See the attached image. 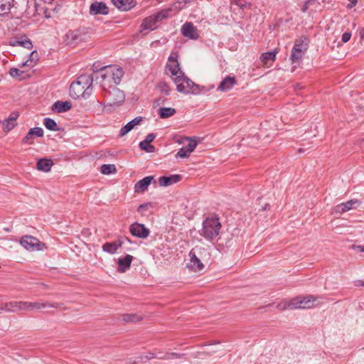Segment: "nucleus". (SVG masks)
<instances>
[{
    "instance_id": "20e7f679",
    "label": "nucleus",
    "mask_w": 364,
    "mask_h": 364,
    "mask_svg": "<svg viewBox=\"0 0 364 364\" xmlns=\"http://www.w3.org/2000/svg\"><path fill=\"white\" fill-rule=\"evenodd\" d=\"M166 67L168 69V71L170 73V76H171L172 80L176 85L177 91L178 92H187L188 91L187 88H185L181 85V82H180V81H181V80H182V82L186 81L188 84V86H186V87H188V85H190L191 82H189L185 79L184 73L181 70L179 63L167 64Z\"/></svg>"
},
{
    "instance_id": "72a5a7b5",
    "label": "nucleus",
    "mask_w": 364,
    "mask_h": 364,
    "mask_svg": "<svg viewBox=\"0 0 364 364\" xmlns=\"http://www.w3.org/2000/svg\"><path fill=\"white\" fill-rule=\"evenodd\" d=\"M38 60V54L37 51L33 50L30 53L28 59L22 63L21 67H33Z\"/></svg>"
},
{
    "instance_id": "423d86ee",
    "label": "nucleus",
    "mask_w": 364,
    "mask_h": 364,
    "mask_svg": "<svg viewBox=\"0 0 364 364\" xmlns=\"http://www.w3.org/2000/svg\"><path fill=\"white\" fill-rule=\"evenodd\" d=\"M87 38V34L82 29L69 30L64 36V42L66 45L75 46Z\"/></svg>"
},
{
    "instance_id": "5fc2aeb1",
    "label": "nucleus",
    "mask_w": 364,
    "mask_h": 364,
    "mask_svg": "<svg viewBox=\"0 0 364 364\" xmlns=\"http://www.w3.org/2000/svg\"><path fill=\"white\" fill-rule=\"evenodd\" d=\"M18 117V113L16 112H12L11 115L9 117V120L14 122H16L17 118Z\"/></svg>"
},
{
    "instance_id": "dca6fc26",
    "label": "nucleus",
    "mask_w": 364,
    "mask_h": 364,
    "mask_svg": "<svg viewBox=\"0 0 364 364\" xmlns=\"http://www.w3.org/2000/svg\"><path fill=\"white\" fill-rule=\"evenodd\" d=\"M109 13V8L104 2L95 1L90 6L91 15H107Z\"/></svg>"
},
{
    "instance_id": "4d7b16f0",
    "label": "nucleus",
    "mask_w": 364,
    "mask_h": 364,
    "mask_svg": "<svg viewBox=\"0 0 364 364\" xmlns=\"http://www.w3.org/2000/svg\"><path fill=\"white\" fill-rule=\"evenodd\" d=\"M350 1V4L348 5V8H353L357 4V0H349Z\"/></svg>"
},
{
    "instance_id": "7ed1b4c3",
    "label": "nucleus",
    "mask_w": 364,
    "mask_h": 364,
    "mask_svg": "<svg viewBox=\"0 0 364 364\" xmlns=\"http://www.w3.org/2000/svg\"><path fill=\"white\" fill-rule=\"evenodd\" d=\"M93 77L92 75H80L76 82L71 83L70 86V95L75 99L83 95L85 89H88L92 85Z\"/></svg>"
},
{
    "instance_id": "39448f33",
    "label": "nucleus",
    "mask_w": 364,
    "mask_h": 364,
    "mask_svg": "<svg viewBox=\"0 0 364 364\" xmlns=\"http://www.w3.org/2000/svg\"><path fill=\"white\" fill-rule=\"evenodd\" d=\"M103 92L105 103L108 106H119L125 99L124 92L117 87L103 89Z\"/></svg>"
},
{
    "instance_id": "f03ea898",
    "label": "nucleus",
    "mask_w": 364,
    "mask_h": 364,
    "mask_svg": "<svg viewBox=\"0 0 364 364\" xmlns=\"http://www.w3.org/2000/svg\"><path fill=\"white\" fill-rule=\"evenodd\" d=\"M221 224L216 218H208L203 223L202 229L199 230L200 235L210 240L218 236Z\"/></svg>"
},
{
    "instance_id": "412c9836",
    "label": "nucleus",
    "mask_w": 364,
    "mask_h": 364,
    "mask_svg": "<svg viewBox=\"0 0 364 364\" xmlns=\"http://www.w3.org/2000/svg\"><path fill=\"white\" fill-rule=\"evenodd\" d=\"M133 257L130 255H127L124 257L119 258L118 259V272H125L129 269Z\"/></svg>"
},
{
    "instance_id": "f257e3e1",
    "label": "nucleus",
    "mask_w": 364,
    "mask_h": 364,
    "mask_svg": "<svg viewBox=\"0 0 364 364\" xmlns=\"http://www.w3.org/2000/svg\"><path fill=\"white\" fill-rule=\"evenodd\" d=\"M100 82L102 89H111L117 87L124 76V70L117 65H108L100 69Z\"/></svg>"
},
{
    "instance_id": "f704fd0d",
    "label": "nucleus",
    "mask_w": 364,
    "mask_h": 364,
    "mask_svg": "<svg viewBox=\"0 0 364 364\" xmlns=\"http://www.w3.org/2000/svg\"><path fill=\"white\" fill-rule=\"evenodd\" d=\"M176 113V109L171 107H161L159 109V114L161 118L166 119L173 116Z\"/></svg>"
},
{
    "instance_id": "6e6d98bb",
    "label": "nucleus",
    "mask_w": 364,
    "mask_h": 364,
    "mask_svg": "<svg viewBox=\"0 0 364 364\" xmlns=\"http://www.w3.org/2000/svg\"><path fill=\"white\" fill-rule=\"evenodd\" d=\"M352 248L360 252H364V245H353Z\"/></svg>"
},
{
    "instance_id": "f3484780",
    "label": "nucleus",
    "mask_w": 364,
    "mask_h": 364,
    "mask_svg": "<svg viewBox=\"0 0 364 364\" xmlns=\"http://www.w3.org/2000/svg\"><path fill=\"white\" fill-rule=\"evenodd\" d=\"M154 178L152 176H146L139 181L134 185V191L138 193H144L147 190L149 186L154 181Z\"/></svg>"
},
{
    "instance_id": "8fccbe9b",
    "label": "nucleus",
    "mask_w": 364,
    "mask_h": 364,
    "mask_svg": "<svg viewBox=\"0 0 364 364\" xmlns=\"http://www.w3.org/2000/svg\"><path fill=\"white\" fill-rule=\"evenodd\" d=\"M140 149L148 153L154 152L155 150L154 146L150 144H145L142 147H140Z\"/></svg>"
},
{
    "instance_id": "a19ab883",
    "label": "nucleus",
    "mask_w": 364,
    "mask_h": 364,
    "mask_svg": "<svg viewBox=\"0 0 364 364\" xmlns=\"http://www.w3.org/2000/svg\"><path fill=\"white\" fill-rule=\"evenodd\" d=\"M184 140L188 141V144L184 146L186 150H187L189 153L193 152L197 145L196 141L188 137L184 138Z\"/></svg>"
},
{
    "instance_id": "b1692460",
    "label": "nucleus",
    "mask_w": 364,
    "mask_h": 364,
    "mask_svg": "<svg viewBox=\"0 0 364 364\" xmlns=\"http://www.w3.org/2000/svg\"><path fill=\"white\" fill-rule=\"evenodd\" d=\"M358 204L357 200H350L346 203H341L335 207V212L338 213H343L351 210L354 205Z\"/></svg>"
},
{
    "instance_id": "0eeeda50",
    "label": "nucleus",
    "mask_w": 364,
    "mask_h": 364,
    "mask_svg": "<svg viewBox=\"0 0 364 364\" xmlns=\"http://www.w3.org/2000/svg\"><path fill=\"white\" fill-rule=\"evenodd\" d=\"M169 16V10H162L160 12L148 16L143 21L141 28L144 30H154L156 28V22L166 18Z\"/></svg>"
},
{
    "instance_id": "2f4dec72",
    "label": "nucleus",
    "mask_w": 364,
    "mask_h": 364,
    "mask_svg": "<svg viewBox=\"0 0 364 364\" xmlns=\"http://www.w3.org/2000/svg\"><path fill=\"white\" fill-rule=\"evenodd\" d=\"M14 0H0V15L9 14L14 6Z\"/></svg>"
},
{
    "instance_id": "c85d7f7f",
    "label": "nucleus",
    "mask_w": 364,
    "mask_h": 364,
    "mask_svg": "<svg viewBox=\"0 0 364 364\" xmlns=\"http://www.w3.org/2000/svg\"><path fill=\"white\" fill-rule=\"evenodd\" d=\"M122 244L123 242L119 240L112 242H106L103 245L102 250L106 252L114 254Z\"/></svg>"
},
{
    "instance_id": "1a4fd4ad",
    "label": "nucleus",
    "mask_w": 364,
    "mask_h": 364,
    "mask_svg": "<svg viewBox=\"0 0 364 364\" xmlns=\"http://www.w3.org/2000/svg\"><path fill=\"white\" fill-rule=\"evenodd\" d=\"M21 245L27 250H41L45 247V244L38 239L31 235H25L21 240Z\"/></svg>"
},
{
    "instance_id": "4be33fe9",
    "label": "nucleus",
    "mask_w": 364,
    "mask_h": 364,
    "mask_svg": "<svg viewBox=\"0 0 364 364\" xmlns=\"http://www.w3.org/2000/svg\"><path fill=\"white\" fill-rule=\"evenodd\" d=\"M277 53V51L276 50L262 53L260 56V60L263 63V65L269 68L275 60Z\"/></svg>"
},
{
    "instance_id": "4468645a",
    "label": "nucleus",
    "mask_w": 364,
    "mask_h": 364,
    "mask_svg": "<svg viewBox=\"0 0 364 364\" xmlns=\"http://www.w3.org/2000/svg\"><path fill=\"white\" fill-rule=\"evenodd\" d=\"M181 33L183 36L193 40L199 37L197 28L191 22H186L182 26Z\"/></svg>"
},
{
    "instance_id": "a878e982",
    "label": "nucleus",
    "mask_w": 364,
    "mask_h": 364,
    "mask_svg": "<svg viewBox=\"0 0 364 364\" xmlns=\"http://www.w3.org/2000/svg\"><path fill=\"white\" fill-rule=\"evenodd\" d=\"M71 107V103L68 101H57L53 105L52 109L58 113H61L70 110Z\"/></svg>"
},
{
    "instance_id": "4c0bfd02",
    "label": "nucleus",
    "mask_w": 364,
    "mask_h": 364,
    "mask_svg": "<svg viewBox=\"0 0 364 364\" xmlns=\"http://www.w3.org/2000/svg\"><path fill=\"white\" fill-rule=\"evenodd\" d=\"M43 124L46 129L51 131H58L59 129L56 122L50 118H45Z\"/></svg>"
},
{
    "instance_id": "37998d69",
    "label": "nucleus",
    "mask_w": 364,
    "mask_h": 364,
    "mask_svg": "<svg viewBox=\"0 0 364 364\" xmlns=\"http://www.w3.org/2000/svg\"><path fill=\"white\" fill-rule=\"evenodd\" d=\"M156 138V135L153 133L149 134L145 139L139 143V147H142L145 144H151L154 139Z\"/></svg>"
},
{
    "instance_id": "7c9ffc66",
    "label": "nucleus",
    "mask_w": 364,
    "mask_h": 364,
    "mask_svg": "<svg viewBox=\"0 0 364 364\" xmlns=\"http://www.w3.org/2000/svg\"><path fill=\"white\" fill-rule=\"evenodd\" d=\"M53 163L52 160L48 159H41L36 164V168L39 171L48 172L50 170Z\"/></svg>"
},
{
    "instance_id": "c9c22d12",
    "label": "nucleus",
    "mask_w": 364,
    "mask_h": 364,
    "mask_svg": "<svg viewBox=\"0 0 364 364\" xmlns=\"http://www.w3.org/2000/svg\"><path fill=\"white\" fill-rule=\"evenodd\" d=\"M122 319L123 321L128 323V322H136L139 321H141L142 319V317L138 314H124L122 316Z\"/></svg>"
},
{
    "instance_id": "79ce46f5",
    "label": "nucleus",
    "mask_w": 364,
    "mask_h": 364,
    "mask_svg": "<svg viewBox=\"0 0 364 364\" xmlns=\"http://www.w3.org/2000/svg\"><path fill=\"white\" fill-rule=\"evenodd\" d=\"M186 5L183 4V0H178L176 2H175L172 6L167 10H169V13L171 11L178 12L180 10H181Z\"/></svg>"
},
{
    "instance_id": "6ab92c4d",
    "label": "nucleus",
    "mask_w": 364,
    "mask_h": 364,
    "mask_svg": "<svg viewBox=\"0 0 364 364\" xmlns=\"http://www.w3.org/2000/svg\"><path fill=\"white\" fill-rule=\"evenodd\" d=\"M181 179V176L178 174L171 175L170 176H161L159 179V183L161 186H168L176 183Z\"/></svg>"
},
{
    "instance_id": "ddd939ff",
    "label": "nucleus",
    "mask_w": 364,
    "mask_h": 364,
    "mask_svg": "<svg viewBox=\"0 0 364 364\" xmlns=\"http://www.w3.org/2000/svg\"><path fill=\"white\" fill-rule=\"evenodd\" d=\"M9 45L11 46H22L25 48L31 50L33 48V44L31 40L24 35L11 38L9 40Z\"/></svg>"
},
{
    "instance_id": "2eb2a0df",
    "label": "nucleus",
    "mask_w": 364,
    "mask_h": 364,
    "mask_svg": "<svg viewBox=\"0 0 364 364\" xmlns=\"http://www.w3.org/2000/svg\"><path fill=\"white\" fill-rule=\"evenodd\" d=\"M3 311L6 313H17L20 311H24L23 301H8L2 303Z\"/></svg>"
},
{
    "instance_id": "f8f14e48",
    "label": "nucleus",
    "mask_w": 364,
    "mask_h": 364,
    "mask_svg": "<svg viewBox=\"0 0 364 364\" xmlns=\"http://www.w3.org/2000/svg\"><path fill=\"white\" fill-rule=\"evenodd\" d=\"M129 231L131 234L136 237L145 239L150 233L149 230L144 226V225L134 223L129 226Z\"/></svg>"
},
{
    "instance_id": "c756f323",
    "label": "nucleus",
    "mask_w": 364,
    "mask_h": 364,
    "mask_svg": "<svg viewBox=\"0 0 364 364\" xmlns=\"http://www.w3.org/2000/svg\"><path fill=\"white\" fill-rule=\"evenodd\" d=\"M185 79L189 82H191L190 85H188V87H187V90L188 91L187 92H181V93H183V94H198L199 92V86L194 83L191 80H190L189 78H188L187 77L185 76ZM181 85L185 87L186 88V86H188V84L186 81L184 82H182V80L181 81Z\"/></svg>"
},
{
    "instance_id": "bb28decb",
    "label": "nucleus",
    "mask_w": 364,
    "mask_h": 364,
    "mask_svg": "<svg viewBox=\"0 0 364 364\" xmlns=\"http://www.w3.org/2000/svg\"><path fill=\"white\" fill-rule=\"evenodd\" d=\"M305 53L301 52V50L297 51L296 49H292L291 54L290 56V60L291 61V64L293 65L294 69L292 71L294 70V69L299 65L300 63L301 62L302 58L304 55Z\"/></svg>"
},
{
    "instance_id": "5701e85b",
    "label": "nucleus",
    "mask_w": 364,
    "mask_h": 364,
    "mask_svg": "<svg viewBox=\"0 0 364 364\" xmlns=\"http://www.w3.org/2000/svg\"><path fill=\"white\" fill-rule=\"evenodd\" d=\"M113 4L119 10L128 11L134 6V0H112Z\"/></svg>"
},
{
    "instance_id": "e433bc0d",
    "label": "nucleus",
    "mask_w": 364,
    "mask_h": 364,
    "mask_svg": "<svg viewBox=\"0 0 364 364\" xmlns=\"http://www.w3.org/2000/svg\"><path fill=\"white\" fill-rule=\"evenodd\" d=\"M277 309H278L279 310H284L287 309H294L295 306L294 304V300L291 299L289 301H281L277 305Z\"/></svg>"
},
{
    "instance_id": "13d9d810",
    "label": "nucleus",
    "mask_w": 364,
    "mask_h": 364,
    "mask_svg": "<svg viewBox=\"0 0 364 364\" xmlns=\"http://www.w3.org/2000/svg\"><path fill=\"white\" fill-rule=\"evenodd\" d=\"M311 0H310V1H307V2L304 5V6H303V8H302V9H301L303 12H305V11L307 10V9H308V5L311 3Z\"/></svg>"
},
{
    "instance_id": "680f3d73",
    "label": "nucleus",
    "mask_w": 364,
    "mask_h": 364,
    "mask_svg": "<svg viewBox=\"0 0 364 364\" xmlns=\"http://www.w3.org/2000/svg\"><path fill=\"white\" fill-rule=\"evenodd\" d=\"M143 207H144V205H141L139 206V208H142Z\"/></svg>"
},
{
    "instance_id": "cd10ccee",
    "label": "nucleus",
    "mask_w": 364,
    "mask_h": 364,
    "mask_svg": "<svg viewBox=\"0 0 364 364\" xmlns=\"http://www.w3.org/2000/svg\"><path fill=\"white\" fill-rule=\"evenodd\" d=\"M190 257V262L188 267L192 270L197 272L200 271L204 268V265L203 264V260L199 259L197 257H193V255H189Z\"/></svg>"
},
{
    "instance_id": "864d4df0",
    "label": "nucleus",
    "mask_w": 364,
    "mask_h": 364,
    "mask_svg": "<svg viewBox=\"0 0 364 364\" xmlns=\"http://www.w3.org/2000/svg\"><path fill=\"white\" fill-rule=\"evenodd\" d=\"M161 92H164L166 95H168L170 93V89L165 83L161 85Z\"/></svg>"
},
{
    "instance_id": "ea45409f",
    "label": "nucleus",
    "mask_w": 364,
    "mask_h": 364,
    "mask_svg": "<svg viewBox=\"0 0 364 364\" xmlns=\"http://www.w3.org/2000/svg\"><path fill=\"white\" fill-rule=\"evenodd\" d=\"M0 124H3V129L6 132L11 131L16 125V122L10 121L9 117L3 122L0 121Z\"/></svg>"
},
{
    "instance_id": "9b49d317",
    "label": "nucleus",
    "mask_w": 364,
    "mask_h": 364,
    "mask_svg": "<svg viewBox=\"0 0 364 364\" xmlns=\"http://www.w3.org/2000/svg\"><path fill=\"white\" fill-rule=\"evenodd\" d=\"M62 304L59 303H50L48 301H23L24 311L40 310L46 307L60 308Z\"/></svg>"
},
{
    "instance_id": "0e129e2a",
    "label": "nucleus",
    "mask_w": 364,
    "mask_h": 364,
    "mask_svg": "<svg viewBox=\"0 0 364 364\" xmlns=\"http://www.w3.org/2000/svg\"><path fill=\"white\" fill-rule=\"evenodd\" d=\"M360 285L364 286V282H362Z\"/></svg>"
},
{
    "instance_id": "473e14b6",
    "label": "nucleus",
    "mask_w": 364,
    "mask_h": 364,
    "mask_svg": "<svg viewBox=\"0 0 364 364\" xmlns=\"http://www.w3.org/2000/svg\"><path fill=\"white\" fill-rule=\"evenodd\" d=\"M309 41L304 38L296 40L294 46L292 49H296L297 51L301 50V52L306 53L308 49Z\"/></svg>"
},
{
    "instance_id": "09e8293b",
    "label": "nucleus",
    "mask_w": 364,
    "mask_h": 364,
    "mask_svg": "<svg viewBox=\"0 0 364 364\" xmlns=\"http://www.w3.org/2000/svg\"><path fill=\"white\" fill-rule=\"evenodd\" d=\"M189 153L184 147L181 148L177 153L176 156L181 158H186L189 156Z\"/></svg>"
},
{
    "instance_id": "9d476101",
    "label": "nucleus",
    "mask_w": 364,
    "mask_h": 364,
    "mask_svg": "<svg viewBox=\"0 0 364 364\" xmlns=\"http://www.w3.org/2000/svg\"><path fill=\"white\" fill-rule=\"evenodd\" d=\"M317 298L312 295L306 296H298L292 299L295 309H310L315 306V301Z\"/></svg>"
},
{
    "instance_id": "58836bf2",
    "label": "nucleus",
    "mask_w": 364,
    "mask_h": 364,
    "mask_svg": "<svg viewBox=\"0 0 364 364\" xmlns=\"http://www.w3.org/2000/svg\"><path fill=\"white\" fill-rule=\"evenodd\" d=\"M116 171L117 169L114 164H104L100 168L101 173L105 175L114 173Z\"/></svg>"
},
{
    "instance_id": "49530a36",
    "label": "nucleus",
    "mask_w": 364,
    "mask_h": 364,
    "mask_svg": "<svg viewBox=\"0 0 364 364\" xmlns=\"http://www.w3.org/2000/svg\"><path fill=\"white\" fill-rule=\"evenodd\" d=\"M23 71H21L19 69L16 68H12L9 70V74L12 77H20L21 75V74H23Z\"/></svg>"
},
{
    "instance_id": "052dcab7",
    "label": "nucleus",
    "mask_w": 364,
    "mask_h": 364,
    "mask_svg": "<svg viewBox=\"0 0 364 364\" xmlns=\"http://www.w3.org/2000/svg\"><path fill=\"white\" fill-rule=\"evenodd\" d=\"M3 311V306L2 304L0 305V314H1Z\"/></svg>"
},
{
    "instance_id": "a18cd8bd",
    "label": "nucleus",
    "mask_w": 364,
    "mask_h": 364,
    "mask_svg": "<svg viewBox=\"0 0 364 364\" xmlns=\"http://www.w3.org/2000/svg\"><path fill=\"white\" fill-rule=\"evenodd\" d=\"M33 136L32 135V132L28 131V134L23 139L22 141H23V144H33Z\"/></svg>"
},
{
    "instance_id": "3c124183",
    "label": "nucleus",
    "mask_w": 364,
    "mask_h": 364,
    "mask_svg": "<svg viewBox=\"0 0 364 364\" xmlns=\"http://www.w3.org/2000/svg\"><path fill=\"white\" fill-rule=\"evenodd\" d=\"M177 57H178V55L176 53H172L168 58V62H169L168 64L178 63Z\"/></svg>"
},
{
    "instance_id": "e2e57ef3",
    "label": "nucleus",
    "mask_w": 364,
    "mask_h": 364,
    "mask_svg": "<svg viewBox=\"0 0 364 364\" xmlns=\"http://www.w3.org/2000/svg\"><path fill=\"white\" fill-rule=\"evenodd\" d=\"M362 37L364 38V31H363V33H362Z\"/></svg>"
},
{
    "instance_id": "6e6552de",
    "label": "nucleus",
    "mask_w": 364,
    "mask_h": 364,
    "mask_svg": "<svg viewBox=\"0 0 364 364\" xmlns=\"http://www.w3.org/2000/svg\"><path fill=\"white\" fill-rule=\"evenodd\" d=\"M182 356V354H178L176 353H166V354L163 356L155 355V353H148L145 355H139L136 358H129V362L131 363L136 364L140 361H144L152 358L169 360L173 358H181Z\"/></svg>"
},
{
    "instance_id": "aec40b11",
    "label": "nucleus",
    "mask_w": 364,
    "mask_h": 364,
    "mask_svg": "<svg viewBox=\"0 0 364 364\" xmlns=\"http://www.w3.org/2000/svg\"><path fill=\"white\" fill-rule=\"evenodd\" d=\"M142 121V117H137L129 122L127 124H125L120 129L119 135L121 136H125L128 132L132 130L136 125H139L140 122Z\"/></svg>"
},
{
    "instance_id": "393cba45",
    "label": "nucleus",
    "mask_w": 364,
    "mask_h": 364,
    "mask_svg": "<svg viewBox=\"0 0 364 364\" xmlns=\"http://www.w3.org/2000/svg\"><path fill=\"white\" fill-rule=\"evenodd\" d=\"M235 82L234 77L228 76L220 83L218 90L222 92L230 90Z\"/></svg>"
},
{
    "instance_id": "a211bd4d",
    "label": "nucleus",
    "mask_w": 364,
    "mask_h": 364,
    "mask_svg": "<svg viewBox=\"0 0 364 364\" xmlns=\"http://www.w3.org/2000/svg\"><path fill=\"white\" fill-rule=\"evenodd\" d=\"M189 255L197 257L203 261H205L209 259L210 254L208 250L202 246H196L189 252Z\"/></svg>"
},
{
    "instance_id": "603ef678",
    "label": "nucleus",
    "mask_w": 364,
    "mask_h": 364,
    "mask_svg": "<svg viewBox=\"0 0 364 364\" xmlns=\"http://www.w3.org/2000/svg\"><path fill=\"white\" fill-rule=\"evenodd\" d=\"M351 37V33L350 32H345L343 33L341 37V41L343 43H347Z\"/></svg>"
},
{
    "instance_id": "c03bdc74",
    "label": "nucleus",
    "mask_w": 364,
    "mask_h": 364,
    "mask_svg": "<svg viewBox=\"0 0 364 364\" xmlns=\"http://www.w3.org/2000/svg\"><path fill=\"white\" fill-rule=\"evenodd\" d=\"M31 132H32V135L34 136L41 137L43 135V130L41 127H34L29 130Z\"/></svg>"
},
{
    "instance_id": "bf43d9fd",
    "label": "nucleus",
    "mask_w": 364,
    "mask_h": 364,
    "mask_svg": "<svg viewBox=\"0 0 364 364\" xmlns=\"http://www.w3.org/2000/svg\"><path fill=\"white\" fill-rule=\"evenodd\" d=\"M166 353H164L162 352H159L157 353H155V355H161V356H163Z\"/></svg>"
},
{
    "instance_id": "de8ad7c7",
    "label": "nucleus",
    "mask_w": 364,
    "mask_h": 364,
    "mask_svg": "<svg viewBox=\"0 0 364 364\" xmlns=\"http://www.w3.org/2000/svg\"><path fill=\"white\" fill-rule=\"evenodd\" d=\"M240 9H244L249 4L247 0H232Z\"/></svg>"
}]
</instances>
